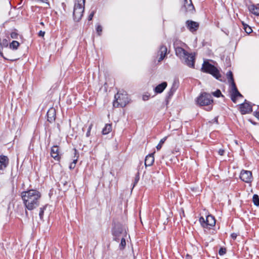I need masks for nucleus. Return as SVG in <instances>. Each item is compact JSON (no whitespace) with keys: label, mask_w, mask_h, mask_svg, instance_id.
Listing matches in <instances>:
<instances>
[{"label":"nucleus","mask_w":259,"mask_h":259,"mask_svg":"<svg viewBox=\"0 0 259 259\" xmlns=\"http://www.w3.org/2000/svg\"><path fill=\"white\" fill-rule=\"evenodd\" d=\"M21 196L25 207L31 210L39 205L41 194L37 190L31 189L22 192Z\"/></svg>","instance_id":"obj_1"},{"label":"nucleus","mask_w":259,"mask_h":259,"mask_svg":"<svg viewBox=\"0 0 259 259\" xmlns=\"http://www.w3.org/2000/svg\"><path fill=\"white\" fill-rule=\"evenodd\" d=\"M176 54L189 67H194L195 54L189 53L184 49L177 47L175 49Z\"/></svg>","instance_id":"obj_2"},{"label":"nucleus","mask_w":259,"mask_h":259,"mask_svg":"<svg viewBox=\"0 0 259 259\" xmlns=\"http://www.w3.org/2000/svg\"><path fill=\"white\" fill-rule=\"evenodd\" d=\"M129 99L126 92H119L115 95V101L113 105L114 107L120 106L123 107L128 103Z\"/></svg>","instance_id":"obj_3"},{"label":"nucleus","mask_w":259,"mask_h":259,"mask_svg":"<svg viewBox=\"0 0 259 259\" xmlns=\"http://www.w3.org/2000/svg\"><path fill=\"white\" fill-rule=\"evenodd\" d=\"M85 0H75L74 7L73 16L74 19L78 21L80 20L83 16L84 10Z\"/></svg>","instance_id":"obj_4"},{"label":"nucleus","mask_w":259,"mask_h":259,"mask_svg":"<svg viewBox=\"0 0 259 259\" xmlns=\"http://www.w3.org/2000/svg\"><path fill=\"white\" fill-rule=\"evenodd\" d=\"M113 240L119 242L120 239L123 237H127V232L125 228L120 224L114 226L112 231Z\"/></svg>","instance_id":"obj_5"},{"label":"nucleus","mask_w":259,"mask_h":259,"mask_svg":"<svg viewBox=\"0 0 259 259\" xmlns=\"http://www.w3.org/2000/svg\"><path fill=\"white\" fill-rule=\"evenodd\" d=\"M226 76L228 81L231 84V99L234 103H235L236 98L238 97H242V95L238 92L235 85L233 77L232 72L231 71H228L226 74Z\"/></svg>","instance_id":"obj_6"},{"label":"nucleus","mask_w":259,"mask_h":259,"mask_svg":"<svg viewBox=\"0 0 259 259\" xmlns=\"http://www.w3.org/2000/svg\"><path fill=\"white\" fill-rule=\"evenodd\" d=\"M202 70L206 73L212 74L217 79L221 76L218 70L214 66L209 64L207 61H204L202 67Z\"/></svg>","instance_id":"obj_7"},{"label":"nucleus","mask_w":259,"mask_h":259,"mask_svg":"<svg viewBox=\"0 0 259 259\" xmlns=\"http://www.w3.org/2000/svg\"><path fill=\"white\" fill-rule=\"evenodd\" d=\"M211 96L206 93H203L197 98L196 102L200 106H206L209 105L210 103H212Z\"/></svg>","instance_id":"obj_8"},{"label":"nucleus","mask_w":259,"mask_h":259,"mask_svg":"<svg viewBox=\"0 0 259 259\" xmlns=\"http://www.w3.org/2000/svg\"><path fill=\"white\" fill-rule=\"evenodd\" d=\"M182 10L190 13H193L195 11L191 0H184Z\"/></svg>","instance_id":"obj_9"},{"label":"nucleus","mask_w":259,"mask_h":259,"mask_svg":"<svg viewBox=\"0 0 259 259\" xmlns=\"http://www.w3.org/2000/svg\"><path fill=\"white\" fill-rule=\"evenodd\" d=\"M240 178L245 183H250L252 179V173L250 171L242 170L240 172Z\"/></svg>","instance_id":"obj_10"},{"label":"nucleus","mask_w":259,"mask_h":259,"mask_svg":"<svg viewBox=\"0 0 259 259\" xmlns=\"http://www.w3.org/2000/svg\"><path fill=\"white\" fill-rule=\"evenodd\" d=\"M167 48L164 46H161L157 53L158 61H161L166 56Z\"/></svg>","instance_id":"obj_11"},{"label":"nucleus","mask_w":259,"mask_h":259,"mask_svg":"<svg viewBox=\"0 0 259 259\" xmlns=\"http://www.w3.org/2000/svg\"><path fill=\"white\" fill-rule=\"evenodd\" d=\"M249 12L256 16H259V4H251L247 6Z\"/></svg>","instance_id":"obj_12"},{"label":"nucleus","mask_w":259,"mask_h":259,"mask_svg":"<svg viewBox=\"0 0 259 259\" xmlns=\"http://www.w3.org/2000/svg\"><path fill=\"white\" fill-rule=\"evenodd\" d=\"M252 111L251 105L247 103H244L240 105V111L242 114H245Z\"/></svg>","instance_id":"obj_13"},{"label":"nucleus","mask_w":259,"mask_h":259,"mask_svg":"<svg viewBox=\"0 0 259 259\" xmlns=\"http://www.w3.org/2000/svg\"><path fill=\"white\" fill-rule=\"evenodd\" d=\"M48 120L49 122H52L55 120L56 110L54 108H50L47 112Z\"/></svg>","instance_id":"obj_14"},{"label":"nucleus","mask_w":259,"mask_h":259,"mask_svg":"<svg viewBox=\"0 0 259 259\" xmlns=\"http://www.w3.org/2000/svg\"><path fill=\"white\" fill-rule=\"evenodd\" d=\"M186 25L189 30L192 32L196 30L199 26L197 22L190 20L186 22Z\"/></svg>","instance_id":"obj_15"},{"label":"nucleus","mask_w":259,"mask_h":259,"mask_svg":"<svg viewBox=\"0 0 259 259\" xmlns=\"http://www.w3.org/2000/svg\"><path fill=\"white\" fill-rule=\"evenodd\" d=\"M51 156L55 160H59L60 159L59 147L57 146H54L52 147L51 151Z\"/></svg>","instance_id":"obj_16"},{"label":"nucleus","mask_w":259,"mask_h":259,"mask_svg":"<svg viewBox=\"0 0 259 259\" xmlns=\"http://www.w3.org/2000/svg\"><path fill=\"white\" fill-rule=\"evenodd\" d=\"M167 82H163L157 85L154 89V91L156 94L161 93L167 87Z\"/></svg>","instance_id":"obj_17"},{"label":"nucleus","mask_w":259,"mask_h":259,"mask_svg":"<svg viewBox=\"0 0 259 259\" xmlns=\"http://www.w3.org/2000/svg\"><path fill=\"white\" fill-rule=\"evenodd\" d=\"M154 161V158L153 154L147 155L145 160V165L146 166H150L152 165Z\"/></svg>","instance_id":"obj_18"},{"label":"nucleus","mask_w":259,"mask_h":259,"mask_svg":"<svg viewBox=\"0 0 259 259\" xmlns=\"http://www.w3.org/2000/svg\"><path fill=\"white\" fill-rule=\"evenodd\" d=\"M8 164L7 157L1 155L0 156V170H3L5 168Z\"/></svg>","instance_id":"obj_19"},{"label":"nucleus","mask_w":259,"mask_h":259,"mask_svg":"<svg viewBox=\"0 0 259 259\" xmlns=\"http://www.w3.org/2000/svg\"><path fill=\"white\" fill-rule=\"evenodd\" d=\"M215 224V221L213 217L208 215L206 218V227L213 226Z\"/></svg>","instance_id":"obj_20"},{"label":"nucleus","mask_w":259,"mask_h":259,"mask_svg":"<svg viewBox=\"0 0 259 259\" xmlns=\"http://www.w3.org/2000/svg\"><path fill=\"white\" fill-rule=\"evenodd\" d=\"M112 130V125L111 124H107L103 129L102 133L104 135L109 133Z\"/></svg>","instance_id":"obj_21"},{"label":"nucleus","mask_w":259,"mask_h":259,"mask_svg":"<svg viewBox=\"0 0 259 259\" xmlns=\"http://www.w3.org/2000/svg\"><path fill=\"white\" fill-rule=\"evenodd\" d=\"M167 138V137H164L162 139L160 140L159 143L156 146V149L157 150H160V149L162 148L163 144L165 142Z\"/></svg>","instance_id":"obj_22"},{"label":"nucleus","mask_w":259,"mask_h":259,"mask_svg":"<svg viewBox=\"0 0 259 259\" xmlns=\"http://www.w3.org/2000/svg\"><path fill=\"white\" fill-rule=\"evenodd\" d=\"M19 46V43L17 41L13 40L10 44V48L14 50H16Z\"/></svg>","instance_id":"obj_23"},{"label":"nucleus","mask_w":259,"mask_h":259,"mask_svg":"<svg viewBox=\"0 0 259 259\" xmlns=\"http://www.w3.org/2000/svg\"><path fill=\"white\" fill-rule=\"evenodd\" d=\"M242 24L243 25V29L247 34H249L252 32V29L249 26L243 22L242 23Z\"/></svg>","instance_id":"obj_24"},{"label":"nucleus","mask_w":259,"mask_h":259,"mask_svg":"<svg viewBox=\"0 0 259 259\" xmlns=\"http://www.w3.org/2000/svg\"><path fill=\"white\" fill-rule=\"evenodd\" d=\"M125 238L126 237H123L120 239V243L119 244V247L120 249H123L126 245Z\"/></svg>","instance_id":"obj_25"},{"label":"nucleus","mask_w":259,"mask_h":259,"mask_svg":"<svg viewBox=\"0 0 259 259\" xmlns=\"http://www.w3.org/2000/svg\"><path fill=\"white\" fill-rule=\"evenodd\" d=\"M252 201L255 205H256V206L259 205V197L257 195L254 194L253 196Z\"/></svg>","instance_id":"obj_26"},{"label":"nucleus","mask_w":259,"mask_h":259,"mask_svg":"<svg viewBox=\"0 0 259 259\" xmlns=\"http://www.w3.org/2000/svg\"><path fill=\"white\" fill-rule=\"evenodd\" d=\"M96 31L99 35H101L102 31V27L100 25H98L96 27Z\"/></svg>","instance_id":"obj_27"},{"label":"nucleus","mask_w":259,"mask_h":259,"mask_svg":"<svg viewBox=\"0 0 259 259\" xmlns=\"http://www.w3.org/2000/svg\"><path fill=\"white\" fill-rule=\"evenodd\" d=\"M212 95L216 97H219L222 95V93L220 90H217L216 91L212 93Z\"/></svg>","instance_id":"obj_28"},{"label":"nucleus","mask_w":259,"mask_h":259,"mask_svg":"<svg viewBox=\"0 0 259 259\" xmlns=\"http://www.w3.org/2000/svg\"><path fill=\"white\" fill-rule=\"evenodd\" d=\"M199 222L203 227H206V219L205 220L204 218L201 217L199 219Z\"/></svg>","instance_id":"obj_29"},{"label":"nucleus","mask_w":259,"mask_h":259,"mask_svg":"<svg viewBox=\"0 0 259 259\" xmlns=\"http://www.w3.org/2000/svg\"><path fill=\"white\" fill-rule=\"evenodd\" d=\"M74 154H75V156L76 157V158L73 159V161L71 162L72 163H74V164H76V162L78 160V154H77V153H76V150H74Z\"/></svg>","instance_id":"obj_30"},{"label":"nucleus","mask_w":259,"mask_h":259,"mask_svg":"<svg viewBox=\"0 0 259 259\" xmlns=\"http://www.w3.org/2000/svg\"><path fill=\"white\" fill-rule=\"evenodd\" d=\"M11 37L12 38L16 39L18 37V34L15 32H13L11 33Z\"/></svg>","instance_id":"obj_31"},{"label":"nucleus","mask_w":259,"mask_h":259,"mask_svg":"<svg viewBox=\"0 0 259 259\" xmlns=\"http://www.w3.org/2000/svg\"><path fill=\"white\" fill-rule=\"evenodd\" d=\"M226 253V249L223 248H220L219 250V254L222 255Z\"/></svg>","instance_id":"obj_32"},{"label":"nucleus","mask_w":259,"mask_h":259,"mask_svg":"<svg viewBox=\"0 0 259 259\" xmlns=\"http://www.w3.org/2000/svg\"><path fill=\"white\" fill-rule=\"evenodd\" d=\"M44 208H40V210H39V217L40 218H41L44 215Z\"/></svg>","instance_id":"obj_33"},{"label":"nucleus","mask_w":259,"mask_h":259,"mask_svg":"<svg viewBox=\"0 0 259 259\" xmlns=\"http://www.w3.org/2000/svg\"><path fill=\"white\" fill-rule=\"evenodd\" d=\"M92 124H91L90 125V126L89 127L88 132H87V134H86L87 137H89L90 135V132H91V129H92Z\"/></svg>","instance_id":"obj_34"},{"label":"nucleus","mask_w":259,"mask_h":259,"mask_svg":"<svg viewBox=\"0 0 259 259\" xmlns=\"http://www.w3.org/2000/svg\"><path fill=\"white\" fill-rule=\"evenodd\" d=\"M144 101H147L149 99V96L147 95H144L142 97Z\"/></svg>","instance_id":"obj_35"},{"label":"nucleus","mask_w":259,"mask_h":259,"mask_svg":"<svg viewBox=\"0 0 259 259\" xmlns=\"http://www.w3.org/2000/svg\"><path fill=\"white\" fill-rule=\"evenodd\" d=\"M175 89H174L173 88H172L170 89L169 92L168 93L169 96L170 97V96H172V94H174V93L175 92Z\"/></svg>","instance_id":"obj_36"},{"label":"nucleus","mask_w":259,"mask_h":259,"mask_svg":"<svg viewBox=\"0 0 259 259\" xmlns=\"http://www.w3.org/2000/svg\"><path fill=\"white\" fill-rule=\"evenodd\" d=\"M224 152H225L224 150V149H220V150H219V151H218V153H219V155H221V156H222V155H224Z\"/></svg>","instance_id":"obj_37"},{"label":"nucleus","mask_w":259,"mask_h":259,"mask_svg":"<svg viewBox=\"0 0 259 259\" xmlns=\"http://www.w3.org/2000/svg\"><path fill=\"white\" fill-rule=\"evenodd\" d=\"M237 236V234L235 233H233L231 235V237L232 239H235Z\"/></svg>","instance_id":"obj_38"},{"label":"nucleus","mask_w":259,"mask_h":259,"mask_svg":"<svg viewBox=\"0 0 259 259\" xmlns=\"http://www.w3.org/2000/svg\"><path fill=\"white\" fill-rule=\"evenodd\" d=\"M45 34V32L40 30L38 33V35L41 37H43Z\"/></svg>","instance_id":"obj_39"},{"label":"nucleus","mask_w":259,"mask_h":259,"mask_svg":"<svg viewBox=\"0 0 259 259\" xmlns=\"http://www.w3.org/2000/svg\"><path fill=\"white\" fill-rule=\"evenodd\" d=\"M75 165H76L75 164L71 163L70 165H69V168L70 169H73L75 167Z\"/></svg>","instance_id":"obj_40"},{"label":"nucleus","mask_w":259,"mask_h":259,"mask_svg":"<svg viewBox=\"0 0 259 259\" xmlns=\"http://www.w3.org/2000/svg\"><path fill=\"white\" fill-rule=\"evenodd\" d=\"M94 13L92 12L89 16V20H91L94 16Z\"/></svg>","instance_id":"obj_41"},{"label":"nucleus","mask_w":259,"mask_h":259,"mask_svg":"<svg viewBox=\"0 0 259 259\" xmlns=\"http://www.w3.org/2000/svg\"><path fill=\"white\" fill-rule=\"evenodd\" d=\"M3 44L5 46H8V41L7 39H4L3 40Z\"/></svg>","instance_id":"obj_42"},{"label":"nucleus","mask_w":259,"mask_h":259,"mask_svg":"<svg viewBox=\"0 0 259 259\" xmlns=\"http://www.w3.org/2000/svg\"><path fill=\"white\" fill-rule=\"evenodd\" d=\"M255 116L259 119V112H256Z\"/></svg>","instance_id":"obj_43"},{"label":"nucleus","mask_w":259,"mask_h":259,"mask_svg":"<svg viewBox=\"0 0 259 259\" xmlns=\"http://www.w3.org/2000/svg\"><path fill=\"white\" fill-rule=\"evenodd\" d=\"M211 109V107H208V109L207 110H210Z\"/></svg>","instance_id":"obj_44"},{"label":"nucleus","mask_w":259,"mask_h":259,"mask_svg":"<svg viewBox=\"0 0 259 259\" xmlns=\"http://www.w3.org/2000/svg\"><path fill=\"white\" fill-rule=\"evenodd\" d=\"M176 152H179V150H176Z\"/></svg>","instance_id":"obj_45"},{"label":"nucleus","mask_w":259,"mask_h":259,"mask_svg":"<svg viewBox=\"0 0 259 259\" xmlns=\"http://www.w3.org/2000/svg\"><path fill=\"white\" fill-rule=\"evenodd\" d=\"M40 24H41V25H44V23H43V22H41V23H40Z\"/></svg>","instance_id":"obj_46"}]
</instances>
